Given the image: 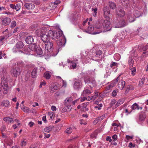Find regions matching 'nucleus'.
Returning a JSON list of instances; mask_svg holds the SVG:
<instances>
[{
	"mask_svg": "<svg viewBox=\"0 0 148 148\" xmlns=\"http://www.w3.org/2000/svg\"><path fill=\"white\" fill-rule=\"evenodd\" d=\"M130 70H131V74L133 75L134 76L135 75L136 72V68L135 67H134L131 69Z\"/></svg>",
	"mask_w": 148,
	"mask_h": 148,
	"instance_id": "38",
	"label": "nucleus"
},
{
	"mask_svg": "<svg viewBox=\"0 0 148 148\" xmlns=\"http://www.w3.org/2000/svg\"><path fill=\"white\" fill-rule=\"evenodd\" d=\"M71 63L72 64L71 66L73 67V69L75 68L76 67V64L73 62V61H71Z\"/></svg>",
	"mask_w": 148,
	"mask_h": 148,
	"instance_id": "51",
	"label": "nucleus"
},
{
	"mask_svg": "<svg viewBox=\"0 0 148 148\" xmlns=\"http://www.w3.org/2000/svg\"><path fill=\"white\" fill-rule=\"evenodd\" d=\"M21 8V6L19 4H17L15 6L14 9L16 11L19 10Z\"/></svg>",
	"mask_w": 148,
	"mask_h": 148,
	"instance_id": "44",
	"label": "nucleus"
},
{
	"mask_svg": "<svg viewBox=\"0 0 148 148\" xmlns=\"http://www.w3.org/2000/svg\"><path fill=\"white\" fill-rule=\"evenodd\" d=\"M116 100L115 99H112L111 100V103H110V105L111 106H113L114 105H115V106H116Z\"/></svg>",
	"mask_w": 148,
	"mask_h": 148,
	"instance_id": "35",
	"label": "nucleus"
},
{
	"mask_svg": "<svg viewBox=\"0 0 148 148\" xmlns=\"http://www.w3.org/2000/svg\"><path fill=\"white\" fill-rule=\"evenodd\" d=\"M37 70V68H35L32 71V78H34L36 77Z\"/></svg>",
	"mask_w": 148,
	"mask_h": 148,
	"instance_id": "24",
	"label": "nucleus"
},
{
	"mask_svg": "<svg viewBox=\"0 0 148 148\" xmlns=\"http://www.w3.org/2000/svg\"><path fill=\"white\" fill-rule=\"evenodd\" d=\"M6 37L7 36H0V42L1 43H2L7 38Z\"/></svg>",
	"mask_w": 148,
	"mask_h": 148,
	"instance_id": "31",
	"label": "nucleus"
},
{
	"mask_svg": "<svg viewBox=\"0 0 148 148\" xmlns=\"http://www.w3.org/2000/svg\"><path fill=\"white\" fill-rule=\"evenodd\" d=\"M90 83L93 87L95 86L96 85V81L95 79L93 78H91V80Z\"/></svg>",
	"mask_w": 148,
	"mask_h": 148,
	"instance_id": "27",
	"label": "nucleus"
},
{
	"mask_svg": "<svg viewBox=\"0 0 148 148\" xmlns=\"http://www.w3.org/2000/svg\"><path fill=\"white\" fill-rule=\"evenodd\" d=\"M46 84V82L45 81H43L42 82H40V87L41 88L42 87V85H45Z\"/></svg>",
	"mask_w": 148,
	"mask_h": 148,
	"instance_id": "56",
	"label": "nucleus"
},
{
	"mask_svg": "<svg viewBox=\"0 0 148 148\" xmlns=\"http://www.w3.org/2000/svg\"><path fill=\"white\" fill-rule=\"evenodd\" d=\"M51 37V36H49L48 32L44 33L41 36V38L43 42L42 45H44L45 46H53V43L49 41L50 37Z\"/></svg>",
	"mask_w": 148,
	"mask_h": 148,
	"instance_id": "2",
	"label": "nucleus"
},
{
	"mask_svg": "<svg viewBox=\"0 0 148 148\" xmlns=\"http://www.w3.org/2000/svg\"><path fill=\"white\" fill-rule=\"evenodd\" d=\"M48 33L49 36H51L52 39L58 38L62 36L63 34V32L61 30L54 32L52 30H50L49 31Z\"/></svg>",
	"mask_w": 148,
	"mask_h": 148,
	"instance_id": "3",
	"label": "nucleus"
},
{
	"mask_svg": "<svg viewBox=\"0 0 148 148\" xmlns=\"http://www.w3.org/2000/svg\"><path fill=\"white\" fill-rule=\"evenodd\" d=\"M138 16H137L134 14L133 15V16H129L128 18H129V21L130 22H134L135 20V17H138Z\"/></svg>",
	"mask_w": 148,
	"mask_h": 148,
	"instance_id": "21",
	"label": "nucleus"
},
{
	"mask_svg": "<svg viewBox=\"0 0 148 148\" xmlns=\"http://www.w3.org/2000/svg\"><path fill=\"white\" fill-rule=\"evenodd\" d=\"M112 138L114 139L113 141L114 142L116 141V139L117 138V136L115 134L114 135L112 136Z\"/></svg>",
	"mask_w": 148,
	"mask_h": 148,
	"instance_id": "58",
	"label": "nucleus"
},
{
	"mask_svg": "<svg viewBox=\"0 0 148 148\" xmlns=\"http://www.w3.org/2000/svg\"><path fill=\"white\" fill-rule=\"evenodd\" d=\"M127 86V88L131 90H133L134 89V87L132 85H129Z\"/></svg>",
	"mask_w": 148,
	"mask_h": 148,
	"instance_id": "48",
	"label": "nucleus"
},
{
	"mask_svg": "<svg viewBox=\"0 0 148 148\" xmlns=\"http://www.w3.org/2000/svg\"><path fill=\"white\" fill-rule=\"evenodd\" d=\"M106 140L109 141L110 142H111L112 141V139L110 137L108 136L106 138Z\"/></svg>",
	"mask_w": 148,
	"mask_h": 148,
	"instance_id": "61",
	"label": "nucleus"
},
{
	"mask_svg": "<svg viewBox=\"0 0 148 148\" xmlns=\"http://www.w3.org/2000/svg\"><path fill=\"white\" fill-rule=\"evenodd\" d=\"M23 49L25 52L26 53H27L31 51H33V48L29 47H24Z\"/></svg>",
	"mask_w": 148,
	"mask_h": 148,
	"instance_id": "25",
	"label": "nucleus"
},
{
	"mask_svg": "<svg viewBox=\"0 0 148 148\" xmlns=\"http://www.w3.org/2000/svg\"><path fill=\"white\" fill-rule=\"evenodd\" d=\"M92 11H93L94 13H93V15L94 16H95L96 15V14L97 13V8H92Z\"/></svg>",
	"mask_w": 148,
	"mask_h": 148,
	"instance_id": "42",
	"label": "nucleus"
},
{
	"mask_svg": "<svg viewBox=\"0 0 148 148\" xmlns=\"http://www.w3.org/2000/svg\"><path fill=\"white\" fill-rule=\"evenodd\" d=\"M51 110L53 111H55L56 110V107L55 106H52L51 107Z\"/></svg>",
	"mask_w": 148,
	"mask_h": 148,
	"instance_id": "60",
	"label": "nucleus"
},
{
	"mask_svg": "<svg viewBox=\"0 0 148 148\" xmlns=\"http://www.w3.org/2000/svg\"><path fill=\"white\" fill-rule=\"evenodd\" d=\"M110 25V22L107 20H105L102 25L99 22H97L95 25V27L98 29H102L103 28L104 29L100 30L99 32H95L92 34H96L102 32H105L109 31L111 29Z\"/></svg>",
	"mask_w": 148,
	"mask_h": 148,
	"instance_id": "1",
	"label": "nucleus"
},
{
	"mask_svg": "<svg viewBox=\"0 0 148 148\" xmlns=\"http://www.w3.org/2000/svg\"><path fill=\"white\" fill-rule=\"evenodd\" d=\"M94 27L92 25H90L89 26L87 30H84V32L89 34H91V32L94 29Z\"/></svg>",
	"mask_w": 148,
	"mask_h": 148,
	"instance_id": "18",
	"label": "nucleus"
},
{
	"mask_svg": "<svg viewBox=\"0 0 148 148\" xmlns=\"http://www.w3.org/2000/svg\"><path fill=\"white\" fill-rule=\"evenodd\" d=\"M126 138L128 140H129L130 139H132L133 137L132 136H131L129 135H127L126 136Z\"/></svg>",
	"mask_w": 148,
	"mask_h": 148,
	"instance_id": "63",
	"label": "nucleus"
},
{
	"mask_svg": "<svg viewBox=\"0 0 148 148\" xmlns=\"http://www.w3.org/2000/svg\"><path fill=\"white\" fill-rule=\"evenodd\" d=\"M25 41L28 44H32V43L34 42V39L32 36H29L26 38Z\"/></svg>",
	"mask_w": 148,
	"mask_h": 148,
	"instance_id": "16",
	"label": "nucleus"
},
{
	"mask_svg": "<svg viewBox=\"0 0 148 148\" xmlns=\"http://www.w3.org/2000/svg\"><path fill=\"white\" fill-rule=\"evenodd\" d=\"M86 99L87 101H90L92 99L93 100V97L92 96H89L88 97L86 98Z\"/></svg>",
	"mask_w": 148,
	"mask_h": 148,
	"instance_id": "52",
	"label": "nucleus"
},
{
	"mask_svg": "<svg viewBox=\"0 0 148 148\" xmlns=\"http://www.w3.org/2000/svg\"><path fill=\"white\" fill-rule=\"evenodd\" d=\"M120 76L119 75V77H118L117 78H116V79H114L113 81V82L116 85V84L118 83L119 81V80L120 78L119 77Z\"/></svg>",
	"mask_w": 148,
	"mask_h": 148,
	"instance_id": "43",
	"label": "nucleus"
},
{
	"mask_svg": "<svg viewBox=\"0 0 148 148\" xmlns=\"http://www.w3.org/2000/svg\"><path fill=\"white\" fill-rule=\"evenodd\" d=\"M8 78L6 76H4L1 78V85L3 87V93L6 94L8 90V87L7 81Z\"/></svg>",
	"mask_w": 148,
	"mask_h": 148,
	"instance_id": "4",
	"label": "nucleus"
},
{
	"mask_svg": "<svg viewBox=\"0 0 148 148\" xmlns=\"http://www.w3.org/2000/svg\"><path fill=\"white\" fill-rule=\"evenodd\" d=\"M11 21L10 18L6 17L3 18L1 20V23L2 25L5 26L8 25Z\"/></svg>",
	"mask_w": 148,
	"mask_h": 148,
	"instance_id": "7",
	"label": "nucleus"
},
{
	"mask_svg": "<svg viewBox=\"0 0 148 148\" xmlns=\"http://www.w3.org/2000/svg\"><path fill=\"white\" fill-rule=\"evenodd\" d=\"M58 87L57 86L55 85L53 86L52 87V91H53V92L55 91L56 90H57Z\"/></svg>",
	"mask_w": 148,
	"mask_h": 148,
	"instance_id": "55",
	"label": "nucleus"
},
{
	"mask_svg": "<svg viewBox=\"0 0 148 148\" xmlns=\"http://www.w3.org/2000/svg\"><path fill=\"white\" fill-rule=\"evenodd\" d=\"M103 12L104 16L106 18H109L110 16V12L109 8L105 7L103 8Z\"/></svg>",
	"mask_w": 148,
	"mask_h": 148,
	"instance_id": "8",
	"label": "nucleus"
},
{
	"mask_svg": "<svg viewBox=\"0 0 148 148\" xmlns=\"http://www.w3.org/2000/svg\"><path fill=\"white\" fill-rule=\"evenodd\" d=\"M25 7L28 10H32L35 8V5L32 3H25L24 4Z\"/></svg>",
	"mask_w": 148,
	"mask_h": 148,
	"instance_id": "14",
	"label": "nucleus"
},
{
	"mask_svg": "<svg viewBox=\"0 0 148 148\" xmlns=\"http://www.w3.org/2000/svg\"><path fill=\"white\" fill-rule=\"evenodd\" d=\"M145 81V79L142 78L139 82V85L141 87H142L144 84Z\"/></svg>",
	"mask_w": 148,
	"mask_h": 148,
	"instance_id": "34",
	"label": "nucleus"
},
{
	"mask_svg": "<svg viewBox=\"0 0 148 148\" xmlns=\"http://www.w3.org/2000/svg\"><path fill=\"white\" fill-rule=\"evenodd\" d=\"M123 99H120L118 100L117 102H116L115 108L117 107L120 105L122 104L123 103Z\"/></svg>",
	"mask_w": 148,
	"mask_h": 148,
	"instance_id": "30",
	"label": "nucleus"
},
{
	"mask_svg": "<svg viewBox=\"0 0 148 148\" xmlns=\"http://www.w3.org/2000/svg\"><path fill=\"white\" fill-rule=\"evenodd\" d=\"M21 71L19 68L16 67L11 69L10 74L13 77H16L18 75L21 74Z\"/></svg>",
	"mask_w": 148,
	"mask_h": 148,
	"instance_id": "5",
	"label": "nucleus"
},
{
	"mask_svg": "<svg viewBox=\"0 0 148 148\" xmlns=\"http://www.w3.org/2000/svg\"><path fill=\"white\" fill-rule=\"evenodd\" d=\"M116 85L112 82L108 86V89H109L113 88L114 86H115Z\"/></svg>",
	"mask_w": 148,
	"mask_h": 148,
	"instance_id": "40",
	"label": "nucleus"
},
{
	"mask_svg": "<svg viewBox=\"0 0 148 148\" xmlns=\"http://www.w3.org/2000/svg\"><path fill=\"white\" fill-rule=\"evenodd\" d=\"M10 102L7 100L3 101L1 103V105L3 106L8 107L9 105Z\"/></svg>",
	"mask_w": 148,
	"mask_h": 148,
	"instance_id": "22",
	"label": "nucleus"
},
{
	"mask_svg": "<svg viewBox=\"0 0 148 148\" xmlns=\"http://www.w3.org/2000/svg\"><path fill=\"white\" fill-rule=\"evenodd\" d=\"M53 129V126H49L48 127H46L44 129V130L45 132L49 133L51 131H52Z\"/></svg>",
	"mask_w": 148,
	"mask_h": 148,
	"instance_id": "26",
	"label": "nucleus"
},
{
	"mask_svg": "<svg viewBox=\"0 0 148 148\" xmlns=\"http://www.w3.org/2000/svg\"><path fill=\"white\" fill-rule=\"evenodd\" d=\"M116 13L118 16L120 17L123 16L125 14V11L121 8H119L116 10Z\"/></svg>",
	"mask_w": 148,
	"mask_h": 148,
	"instance_id": "10",
	"label": "nucleus"
},
{
	"mask_svg": "<svg viewBox=\"0 0 148 148\" xmlns=\"http://www.w3.org/2000/svg\"><path fill=\"white\" fill-rule=\"evenodd\" d=\"M131 108L133 110L137 109L138 110L140 109L141 110L143 109L142 107H140L136 103H134L131 107Z\"/></svg>",
	"mask_w": 148,
	"mask_h": 148,
	"instance_id": "17",
	"label": "nucleus"
},
{
	"mask_svg": "<svg viewBox=\"0 0 148 148\" xmlns=\"http://www.w3.org/2000/svg\"><path fill=\"white\" fill-rule=\"evenodd\" d=\"M146 118V116L145 114H141L139 116V119L140 121H144Z\"/></svg>",
	"mask_w": 148,
	"mask_h": 148,
	"instance_id": "36",
	"label": "nucleus"
},
{
	"mask_svg": "<svg viewBox=\"0 0 148 148\" xmlns=\"http://www.w3.org/2000/svg\"><path fill=\"white\" fill-rule=\"evenodd\" d=\"M95 94L93 96V100H95L99 96V92H95Z\"/></svg>",
	"mask_w": 148,
	"mask_h": 148,
	"instance_id": "41",
	"label": "nucleus"
},
{
	"mask_svg": "<svg viewBox=\"0 0 148 148\" xmlns=\"http://www.w3.org/2000/svg\"><path fill=\"white\" fill-rule=\"evenodd\" d=\"M17 46H23L24 45L22 41H19L16 44Z\"/></svg>",
	"mask_w": 148,
	"mask_h": 148,
	"instance_id": "46",
	"label": "nucleus"
},
{
	"mask_svg": "<svg viewBox=\"0 0 148 148\" xmlns=\"http://www.w3.org/2000/svg\"><path fill=\"white\" fill-rule=\"evenodd\" d=\"M66 110L65 111H70L71 110V108L70 105H69V106H66Z\"/></svg>",
	"mask_w": 148,
	"mask_h": 148,
	"instance_id": "59",
	"label": "nucleus"
},
{
	"mask_svg": "<svg viewBox=\"0 0 148 148\" xmlns=\"http://www.w3.org/2000/svg\"><path fill=\"white\" fill-rule=\"evenodd\" d=\"M73 101L72 98L71 97L67 98L64 100V104L66 106H69Z\"/></svg>",
	"mask_w": 148,
	"mask_h": 148,
	"instance_id": "12",
	"label": "nucleus"
},
{
	"mask_svg": "<svg viewBox=\"0 0 148 148\" xmlns=\"http://www.w3.org/2000/svg\"><path fill=\"white\" fill-rule=\"evenodd\" d=\"M91 78H88V79H84V82L85 84H89L90 83Z\"/></svg>",
	"mask_w": 148,
	"mask_h": 148,
	"instance_id": "49",
	"label": "nucleus"
},
{
	"mask_svg": "<svg viewBox=\"0 0 148 148\" xmlns=\"http://www.w3.org/2000/svg\"><path fill=\"white\" fill-rule=\"evenodd\" d=\"M66 39L64 38L63 40H59L57 41V43L58 46H63L65 45L66 43Z\"/></svg>",
	"mask_w": 148,
	"mask_h": 148,
	"instance_id": "11",
	"label": "nucleus"
},
{
	"mask_svg": "<svg viewBox=\"0 0 148 148\" xmlns=\"http://www.w3.org/2000/svg\"><path fill=\"white\" fill-rule=\"evenodd\" d=\"M102 53V52L100 50H99L97 51L96 52V55L98 56H100L101 55Z\"/></svg>",
	"mask_w": 148,
	"mask_h": 148,
	"instance_id": "50",
	"label": "nucleus"
},
{
	"mask_svg": "<svg viewBox=\"0 0 148 148\" xmlns=\"http://www.w3.org/2000/svg\"><path fill=\"white\" fill-rule=\"evenodd\" d=\"M45 48L47 49V51L49 53L48 56L49 57H49L51 56V53L52 52L53 50V47H45Z\"/></svg>",
	"mask_w": 148,
	"mask_h": 148,
	"instance_id": "20",
	"label": "nucleus"
},
{
	"mask_svg": "<svg viewBox=\"0 0 148 148\" xmlns=\"http://www.w3.org/2000/svg\"><path fill=\"white\" fill-rule=\"evenodd\" d=\"M118 92V91L116 90H113L112 93V95L113 96H116Z\"/></svg>",
	"mask_w": 148,
	"mask_h": 148,
	"instance_id": "47",
	"label": "nucleus"
},
{
	"mask_svg": "<svg viewBox=\"0 0 148 148\" xmlns=\"http://www.w3.org/2000/svg\"><path fill=\"white\" fill-rule=\"evenodd\" d=\"M73 131L72 129V128L69 127L67 128L65 131V132L68 134H71Z\"/></svg>",
	"mask_w": 148,
	"mask_h": 148,
	"instance_id": "32",
	"label": "nucleus"
},
{
	"mask_svg": "<svg viewBox=\"0 0 148 148\" xmlns=\"http://www.w3.org/2000/svg\"><path fill=\"white\" fill-rule=\"evenodd\" d=\"M26 142L25 140L23 141L21 143V146H24L26 145Z\"/></svg>",
	"mask_w": 148,
	"mask_h": 148,
	"instance_id": "53",
	"label": "nucleus"
},
{
	"mask_svg": "<svg viewBox=\"0 0 148 148\" xmlns=\"http://www.w3.org/2000/svg\"><path fill=\"white\" fill-rule=\"evenodd\" d=\"M119 25L116 26H115V27L116 28L121 27H124L127 24V23L124 20H120L119 22Z\"/></svg>",
	"mask_w": 148,
	"mask_h": 148,
	"instance_id": "13",
	"label": "nucleus"
},
{
	"mask_svg": "<svg viewBox=\"0 0 148 148\" xmlns=\"http://www.w3.org/2000/svg\"><path fill=\"white\" fill-rule=\"evenodd\" d=\"M25 112H29V108L26 107H25L22 109Z\"/></svg>",
	"mask_w": 148,
	"mask_h": 148,
	"instance_id": "45",
	"label": "nucleus"
},
{
	"mask_svg": "<svg viewBox=\"0 0 148 148\" xmlns=\"http://www.w3.org/2000/svg\"><path fill=\"white\" fill-rule=\"evenodd\" d=\"M16 24V22L15 21H13L11 23L10 27L11 28H13L15 27Z\"/></svg>",
	"mask_w": 148,
	"mask_h": 148,
	"instance_id": "37",
	"label": "nucleus"
},
{
	"mask_svg": "<svg viewBox=\"0 0 148 148\" xmlns=\"http://www.w3.org/2000/svg\"><path fill=\"white\" fill-rule=\"evenodd\" d=\"M45 136L44 138H49L51 136L50 134H47L46 133H45Z\"/></svg>",
	"mask_w": 148,
	"mask_h": 148,
	"instance_id": "62",
	"label": "nucleus"
},
{
	"mask_svg": "<svg viewBox=\"0 0 148 148\" xmlns=\"http://www.w3.org/2000/svg\"><path fill=\"white\" fill-rule=\"evenodd\" d=\"M33 48V51H36L38 55H41L42 53V51L40 47H30Z\"/></svg>",
	"mask_w": 148,
	"mask_h": 148,
	"instance_id": "9",
	"label": "nucleus"
},
{
	"mask_svg": "<svg viewBox=\"0 0 148 148\" xmlns=\"http://www.w3.org/2000/svg\"><path fill=\"white\" fill-rule=\"evenodd\" d=\"M44 77L47 79H50L51 77L50 74L48 73H45L44 74Z\"/></svg>",
	"mask_w": 148,
	"mask_h": 148,
	"instance_id": "33",
	"label": "nucleus"
},
{
	"mask_svg": "<svg viewBox=\"0 0 148 148\" xmlns=\"http://www.w3.org/2000/svg\"><path fill=\"white\" fill-rule=\"evenodd\" d=\"M125 82L124 81H122L121 82V86L120 87L119 86V85L118 87L121 90L123 89L125 85Z\"/></svg>",
	"mask_w": 148,
	"mask_h": 148,
	"instance_id": "28",
	"label": "nucleus"
},
{
	"mask_svg": "<svg viewBox=\"0 0 148 148\" xmlns=\"http://www.w3.org/2000/svg\"><path fill=\"white\" fill-rule=\"evenodd\" d=\"M82 87V83L80 80L75 79L73 85L74 88L75 90H79Z\"/></svg>",
	"mask_w": 148,
	"mask_h": 148,
	"instance_id": "6",
	"label": "nucleus"
},
{
	"mask_svg": "<svg viewBox=\"0 0 148 148\" xmlns=\"http://www.w3.org/2000/svg\"><path fill=\"white\" fill-rule=\"evenodd\" d=\"M109 6L112 9H114L116 8V5L114 3L112 2H109Z\"/></svg>",
	"mask_w": 148,
	"mask_h": 148,
	"instance_id": "29",
	"label": "nucleus"
},
{
	"mask_svg": "<svg viewBox=\"0 0 148 148\" xmlns=\"http://www.w3.org/2000/svg\"><path fill=\"white\" fill-rule=\"evenodd\" d=\"M134 61L132 58L131 57H130L128 58V63L130 66L129 69H131L133 67L134 64Z\"/></svg>",
	"mask_w": 148,
	"mask_h": 148,
	"instance_id": "15",
	"label": "nucleus"
},
{
	"mask_svg": "<svg viewBox=\"0 0 148 148\" xmlns=\"http://www.w3.org/2000/svg\"><path fill=\"white\" fill-rule=\"evenodd\" d=\"M3 120L7 123H11L13 121V119L12 118H10L8 117L3 118Z\"/></svg>",
	"mask_w": 148,
	"mask_h": 148,
	"instance_id": "23",
	"label": "nucleus"
},
{
	"mask_svg": "<svg viewBox=\"0 0 148 148\" xmlns=\"http://www.w3.org/2000/svg\"><path fill=\"white\" fill-rule=\"evenodd\" d=\"M60 3V1L59 0H56V1L53 4L54 5H56L55 7H56V5Z\"/></svg>",
	"mask_w": 148,
	"mask_h": 148,
	"instance_id": "57",
	"label": "nucleus"
},
{
	"mask_svg": "<svg viewBox=\"0 0 148 148\" xmlns=\"http://www.w3.org/2000/svg\"><path fill=\"white\" fill-rule=\"evenodd\" d=\"M91 93V92L90 90L88 89H85L83 91L82 93V95L83 96H86Z\"/></svg>",
	"mask_w": 148,
	"mask_h": 148,
	"instance_id": "19",
	"label": "nucleus"
},
{
	"mask_svg": "<svg viewBox=\"0 0 148 148\" xmlns=\"http://www.w3.org/2000/svg\"><path fill=\"white\" fill-rule=\"evenodd\" d=\"M130 148L134 147H135V145L134 144H133L131 142H130L129 143V145L128 146Z\"/></svg>",
	"mask_w": 148,
	"mask_h": 148,
	"instance_id": "54",
	"label": "nucleus"
},
{
	"mask_svg": "<svg viewBox=\"0 0 148 148\" xmlns=\"http://www.w3.org/2000/svg\"><path fill=\"white\" fill-rule=\"evenodd\" d=\"M48 114L49 115L51 119H52L53 117L55 116V114L52 112H48Z\"/></svg>",
	"mask_w": 148,
	"mask_h": 148,
	"instance_id": "39",
	"label": "nucleus"
},
{
	"mask_svg": "<svg viewBox=\"0 0 148 148\" xmlns=\"http://www.w3.org/2000/svg\"><path fill=\"white\" fill-rule=\"evenodd\" d=\"M34 125V123L32 122H30L29 123V125L31 127H32Z\"/></svg>",
	"mask_w": 148,
	"mask_h": 148,
	"instance_id": "64",
	"label": "nucleus"
}]
</instances>
